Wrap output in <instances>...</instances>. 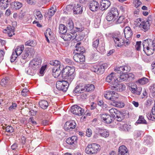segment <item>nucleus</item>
Returning a JSON list of instances; mask_svg holds the SVG:
<instances>
[{"label":"nucleus","instance_id":"f257e3e1","mask_svg":"<svg viewBox=\"0 0 155 155\" xmlns=\"http://www.w3.org/2000/svg\"><path fill=\"white\" fill-rule=\"evenodd\" d=\"M75 71L74 67L67 66L65 68L62 73V78L64 80L58 81L56 82V87L59 90L66 91L70 83L74 78Z\"/></svg>","mask_w":155,"mask_h":155},{"label":"nucleus","instance_id":"f03ea898","mask_svg":"<svg viewBox=\"0 0 155 155\" xmlns=\"http://www.w3.org/2000/svg\"><path fill=\"white\" fill-rule=\"evenodd\" d=\"M143 51L148 56L152 54L155 51V38L153 41L150 39L144 40L143 42Z\"/></svg>","mask_w":155,"mask_h":155},{"label":"nucleus","instance_id":"7ed1b4c3","mask_svg":"<svg viewBox=\"0 0 155 155\" xmlns=\"http://www.w3.org/2000/svg\"><path fill=\"white\" fill-rule=\"evenodd\" d=\"M112 38L115 43V46L116 47H121L124 44L125 46L128 45L130 43V38L127 39L125 42V40L122 38V35L120 33L114 34L112 35Z\"/></svg>","mask_w":155,"mask_h":155},{"label":"nucleus","instance_id":"20e7f679","mask_svg":"<svg viewBox=\"0 0 155 155\" xmlns=\"http://www.w3.org/2000/svg\"><path fill=\"white\" fill-rule=\"evenodd\" d=\"M41 62V60L38 59H34L31 61L28 68L27 73L32 75L34 74L36 70L40 67Z\"/></svg>","mask_w":155,"mask_h":155},{"label":"nucleus","instance_id":"39448f33","mask_svg":"<svg viewBox=\"0 0 155 155\" xmlns=\"http://www.w3.org/2000/svg\"><path fill=\"white\" fill-rule=\"evenodd\" d=\"M81 43L78 42V66L80 68H85V56L83 54L85 52V49L83 47H79Z\"/></svg>","mask_w":155,"mask_h":155},{"label":"nucleus","instance_id":"423d86ee","mask_svg":"<svg viewBox=\"0 0 155 155\" xmlns=\"http://www.w3.org/2000/svg\"><path fill=\"white\" fill-rule=\"evenodd\" d=\"M100 150V146L97 143H92L88 145L85 149L86 153L89 154L96 153Z\"/></svg>","mask_w":155,"mask_h":155},{"label":"nucleus","instance_id":"0eeeda50","mask_svg":"<svg viewBox=\"0 0 155 155\" xmlns=\"http://www.w3.org/2000/svg\"><path fill=\"white\" fill-rule=\"evenodd\" d=\"M95 134L94 135V137L95 139H97L100 136L105 138L108 137L109 135V132L106 129H101L99 128H97L95 131Z\"/></svg>","mask_w":155,"mask_h":155},{"label":"nucleus","instance_id":"6e6552de","mask_svg":"<svg viewBox=\"0 0 155 155\" xmlns=\"http://www.w3.org/2000/svg\"><path fill=\"white\" fill-rule=\"evenodd\" d=\"M117 72L111 73L108 75L106 78V81L108 82L111 85L113 86L114 85L117 84L118 80L117 78Z\"/></svg>","mask_w":155,"mask_h":155},{"label":"nucleus","instance_id":"1a4fd4ad","mask_svg":"<svg viewBox=\"0 0 155 155\" xmlns=\"http://www.w3.org/2000/svg\"><path fill=\"white\" fill-rule=\"evenodd\" d=\"M115 71L118 74H121L124 72L127 73L130 71V68L127 65L120 66L115 68Z\"/></svg>","mask_w":155,"mask_h":155},{"label":"nucleus","instance_id":"9d476101","mask_svg":"<svg viewBox=\"0 0 155 155\" xmlns=\"http://www.w3.org/2000/svg\"><path fill=\"white\" fill-rule=\"evenodd\" d=\"M100 116L102 121L107 124L111 123L113 121V119L111 116L109 114H101Z\"/></svg>","mask_w":155,"mask_h":155},{"label":"nucleus","instance_id":"9b49d317","mask_svg":"<svg viewBox=\"0 0 155 155\" xmlns=\"http://www.w3.org/2000/svg\"><path fill=\"white\" fill-rule=\"evenodd\" d=\"M76 126V124L74 120L67 122L64 125V128L65 130H72L74 129Z\"/></svg>","mask_w":155,"mask_h":155},{"label":"nucleus","instance_id":"f8f14e48","mask_svg":"<svg viewBox=\"0 0 155 155\" xmlns=\"http://www.w3.org/2000/svg\"><path fill=\"white\" fill-rule=\"evenodd\" d=\"M150 20L143 21L140 24V27L144 31H146L149 29Z\"/></svg>","mask_w":155,"mask_h":155},{"label":"nucleus","instance_id":"ddd939ff","mask_svg":"<svg viewBox=\"0 0 155 155\" xmlns=\"http://www.w3.org/2000/svg\"><path fill=\"white\" fill-rule=\"evenodd\" d=\"M77 36V34L74 33V34H72V35L69 34L67 33L64 35V38L65 41H69L72 38H73V42L76 43L78 42L76 38Z\"/></svg>","mask_w":155,"mask_h":155},{"label":"nucleus","instance_id":"4468645a","mask_svg":"<svg viewBox=\"0 0 155 155\" xmlns=\"http://www.w3.org/2000/svg\"><path fill=\"white\" fill-rule=\"evenodd\" d=\"M92 70L98 74H101L103 73L104 71V67L102 65H94L92 68Z\"/></svg>","mask_w":155,"mask_h":155},{"label":"nucleus","instance_id":"2eb2a0df","mask_svg":"<svg viewBox=\"0 0 155 155\" xmlns=\"http://www.w3.org/2000/svg\"><path fill=\"white\" fill-rule=\"evenodd\" d=\"M110 5V1L108 0H102L101 2L100 9L102 11L107 9Z\"/></svg>","mask_w":155,"mask_h":155},{"label":"nucleus","instance_id":"dca6fc26","mask_svg":"<svg viewBox=\"0 0 155 155\" xmlns=\"http://www.w3.org/2000/svg\"><path fill=\"white\" fill-rule=\"evenodd\" d=\"M99 6V4L96 1H91L90 3L89 8L93 12L97 11L98 9Z\"/></svg>","mask_w":155,"mask_h":155},{"label":"nucleus","instance_id":"f3484780","mask_svg":"<svg viewBox=\"0 0 155 155\" xmlns=\"http://www.w3.org/2000/svg\"><path fill=\"white\" fill-rule=\"evenodd\" d=\"M111 88L112 90H115L117 91H121L125 90V85H123L120 83H119L118 82L117 84L114 85Z\"/></svg>","mask_w":155,"mask_h":155},{"label":"nucleus","instance_id":"a211bd4d","mask_svg":"<svg viewBox=\"0 0 155 155\" xmlns=\"http://www.w3.org/2000/svg\"><path fill=\"white\" fill-rule=\"evenodd\" d=\"M4 33H7L8 36L11 37L13 35H15L14 28L10 25H8L6 28V29H5L3 31Z\"/></svg>","mask_w":155,"mask_h":155},{"label":"nucleus","instance_id":"6ab92c4d","mask_svg":"<svg viewBox=\"0 0 155 155\" xmlns=\"http://www.w3.org/2000/svg\"><path fill=\"white\" fill-rule=\"evenodd\" d=\"M78 137L75 136H73L71 137L67 138L66 140V143L69 144L75 145L77 143Z\"/></svg>","mask_w":155,"mask_h":155},{"label":"nucleus","instance_id":"aec40b11","mask_svg":"<svg viewBox=\"0 0 155 155\" xmlns=\"http://www.w3.org/2000/svg\"><path fill=\"white\" fill-rule=\"evenodd\" d=\"M128 150L124 145L120 146L118 150V154L117 155H127Z\"/></svg>","mask_w":155,"mask_h":155},{"label":"nucleus","instance_id":"412c9836","mask_svg":"<svg viewBox=\"0 0 155 155\" xmlns=\"http://www.w3.org/2000/svg\"><path fill=\"white\" fill-rule=\"evenodd\" d=\"M125 37L126 38H130L132 35V33L130 28L129 27H126L124 30Z\"/></svg>","mask_w":155,"mask_h":155},{"label":"nucleus","instance_id":"4be33fe9","mask_svg":"<svg viewBox=\"0 0 155 155\" xmlns=\"http://www.w3.org/2000/svg\"><path fill=\"white\" fill-rule=\"evenodd\" d=\"M11 0H1L0 1V8L5 9L10 3Z\"/></svg>","mask_w":155,"mask_h":155},{"label":"nucleus","instance_id":"5701e85b","mask_svg":"<svg viewBox=\"0 0 155 155\" xmlns=\"http://www.w3.org/2000/svg\"><path fill=\"white\" fill-rule=\"evenodd\" d=\"M118 128L120 130L128 131L129 130V126L124 122H120L118 123Z\"/></svg>","mask_w":155,"mask_h":155},{"label":"nucleus","instance_id":"b1692460","mask_svg":"<svg viewBox=\"0 0 155 155\" xmlns=\"http://www.w3.org/2000/svg\"><path fill=\"white\" fill-rule=\"evenodd\" d=\"M147 117L149 120H155V106L152 108V114L148 113L147 114Z\"/></svg>","mask_w":155,"mask_h":155},{"label":"nucleus","instance_id":"393cba45","mask_svg":"<svg viewBox=\"0 0 155 155\" xmlns=\"http://www.w3.org/2000/svg\"><path fill=\"white\" fill-rule=\"evenodd\" d=\"M61 68H54L52 69L53 75L55 78H58L61 72Z\"/></svg>","mask_w":155,"mask_h":155},{"label":"nucleus","instance_id":"a878e982","mask_svg":"<svg viewBox=\"0 0 155 155\" xmlns=\"http://www.w3.org/2000/svg\"><path fill=\"white\" fill-rule=\"evenodd\" d=\"M110 104L111 105L119 107L122 108L124 107V103L122 101H117L115 100L114 101H111Z\"/></svg>","mask_w":155,"mask_h":155},{"label":"nucleus","instance_id":"bb28decb","mask_svg":"<svg viewBox=\"0 0 155 155\" xmlns=\"http://www.w3.org/2000/svg\"><path fill=\"white\" fill-rule=\"evenodd\" d=\"M49 63L51 65L54 66V68H61L62 69H64L62 66L61 65L60 62L58 61L55 60L51 61Z\"/></svg>","mask_w":155,"mask_h":155},{"label":"nucleus","instance_id":"cd10ccee","mask_svg":"<svg viewBox=\"0 0 155 155\" xmlns=\"http://www.w3.org/2000/svg\"><path fill=\"white\" fill-rule=\"evenodd\" d=\"M67 28L66 26L63 24L60 25L59 27V33L60 34H64L67 32Z\"/></svg>","mask_w":155,"mask_h":155},{"label":"nucleus","instance_id":"c85d7f7f","mask_svg":"<svg viewBox=\"0 0 155 155\" xmlns=\"http://www.w3.org/2000/svg\"><path fill=\"white\" fill-rule=\"evenodd\" d=\"M24 49V46L21 45L18 46L15 49L14 52L18 55H20Z\"/></svg>","mask_w":155,"mask_h":155},{"label":"nucleus","instance_id":"c756f323","mask_svg":"<svg viewBox=\"0 0 155 155\" xmlns=\"http://www.w3.org/2000/svg\"><path fill=\"white\" fill-rule=\"evenodd\" d=\"M39 104L40 107L44 109H46L48 105V101L45 100L40 101L39 103Z\"/></svg>","mask_w":155,"mask_h":155},{"label":"nucleus","instance_id":"7c9ffc66","mask_svg":"<svg viewBox=\"0 0 155 155\" xmlns=\"http://www.w3.org/2000/svg\"><path fill=\"white\" fill-rule=\"evenodd\" d=\"M84 110L83 109L78 106V116H82L81 118V121L82 119L84 120L85 118V116L84 115Z\"/></svg>","mask_w":155,"mask_h":155},{"label":"nucleus","instance_id":"2f4dec72","mask_svg":"<svg viewBox=\"0 0 155 155\" xmlns=\"http://www.w3.org/2000/svg\"><path fill=\"white\" fill-rule=\"evenodd\" d=\"M31 51V50L29 49L25 50L22 55V59L24 60L26 59L28 56H29Z\"/></svg>","mask_w":155,"mask_h":155},{"label":"nucleus","instance_id":"473e14b6","mask_svg":"<svg viewBox=\"0 0 155 155\" xmlns=\"http://www.w3.org/2000/svg\"><path fill=\"white\" fill-rule=\"evenodd\" d=\"M34 15L36 19L41 20L43 17V16L41 12L37 10L34 11Z\"/></svg>","mask_w":155,"mask_h":155},{"label":"nucleus","instance_id":"72a5a7b5","mask_svg":"<svg viewBox=\"0 0 155 155\" xmlns=\"http://www.w3.org/2000/svg\"><path fill=\"white\" fill-rule=\"evenodd\" d=\"M107 110L109 111L112 116L114 117H115L116 115H117V114H119V111L114 108H112L110 109H107Z\"/></svg>","mask_w":155,"mask_h":155},{"label":"nucleus","instance_id":"f704fd0d","mask_svg":"<svg viewBox=\"0 0 155 155\" xmlns=\"http://www.w3.org/2000/svg\"><path fill=\"white\" fill-rule=\"evenodd\" d=\"M86 85L82 84L78 85V93L83 92L84 91H86Z\"/></svg>","mask_w":155,"mask_h":155},{"label":"nucleus","instance_id":"c9c22d12","mask_svg":"<svg viewBox=\"0 0 155 155\" xmlns=\"http://www.w3.org/2000/svg\"><path fill=\"white\" fill-rule=\"evenodd\" d=\"M109 12L113 15L114 16V17L117 18L119 15V13L117 8H111Z\"/></svg>","mask_w":155,"mask_h":155},{"label":"nucleus","instance_id":"e433bc0d","mask_svg":"<svg viewBox=\"0 0 155 155\" xmlns=\"http://www.w3.org/2000/svg\"><path fill=\"white\" fill-rule=\"evenodd\" d=\"M117 18L114 17V16L110 12H109L107 14V16H106V19L108 21H114Z\"/></svg>","mask_w":155,"mask_h":155},{"label":"nucleus","instance_id":"4c0bfd02","mask_svg":"<svg viewBox=\"0 0 155 155\" xmlns=\"http://www.w3.org/2000/svg\"><path fill=\"white\" fill-rule=\"evenodd\" d=\"M144 141L146 144H150L153 142L152 137L150 136H148L144 137Z\"/></svg>","mask_w":155,"mask_h":155},{"label":"nucleus","instance_id":"58836bf2","mask_svg":"<svg viewBox=\"0 0 155 155\" xmlns=\"http://www.w3.org/2000/svg\"><path fill=\"white\" fill-rule=\"evenodd\" d=\"M136 123L138 124H147V123L146 121L144 119V117L142 116H140L139 117V119Z\"/></svg>","mask_w":155,"mask_h":155},{"label":"nucleus","instance_id":"ea45409f","mask_svg":"<svg viewBox=\"0 0 155 155\" xmlns=\"http://www.w3.org/2000/svg\"><path fill=\"white\" fill-rule=\"evenodd\" d=\"M71 111L73 114L77 115L78 105H75L72 106L71 107Z\"/></svg>","mask_w":155,"mask_h":155},{"label":"nucleus","instance_id":"a19ab883","mask_svg":"<svg viewBox=\"0 0 155 155\" xmlns=\"http://www.w3.org/2000/svg\"><path fill=\"white\" fill-rule=\"evenodd\" d=\"M95 88V86L93 84H88L86 85V91L88 92L93 91Z\"/></svg>","mask_w":155,"mask_h":155},{"label":"nucleus","instance_id":"79ce46f5","mask_svg":"<svg viewBox=\"0 0 155 155\" xmlns=\"http://www.w3.org/2000/svg\"><path fill=\"white\" fill-rule=\"evenodd\" d=\"M2 128L3 129L5 130L6 131L9 133H12L14 131L13 127L9 126L6 127L3 126Z\"/></svg>","mask_w":155,"mask_h":155},{"label":"nucleus","instance_id":"37998d69","mask_svg":"<svg viewBox=\"0 0 155 155\" xmlns=\"http://www.w3.org/2000/svg\"><path fill=\"white\" fill-rule=\"evenodd\" d=\"M138 81L140 84L143 85L147 84L148 82V80L147 78L143 77L138 80Z\"/></svg>","mask_w":155,"mask_h":155},{"label":"nucleus","instance_id":"c03bdc74","mask_svg":"<svg viewBox=\"0 0 155 155\" xmlns=\"http://www.w3.org/2000/svg\"><path fill=\"white\" fill-rule=\"evenodd\" d=\"M112 91H108L105 92L104 94V97L107 99H109L110 100L111 99V97H112Z\"/></svg>","mask_w":155,"mask_h":155},{"label":"nucleus","instance_id":"a18cd8bd","mask_svg":"<svg viewBox=\"0 0 155 155\" xmlns=\"http://www.w3.org/2000/svg\"><path fill=\"white\" fill-rule=\"evenodd\" d=\"M143 134V132L141 131H135L134 133V138L137 139L140 137L141 135Z\"/></svg>","mask_w":155,"mask_h":155},{"label":"nucleus","instance_id":"49530a36","mask_svg":"<svg viewBox=\"0 0 155 155\" xmlns=\"http://www.w3.org/2000/svg\"><path fill=\"white\" fill-rule=\"evenodd\" d=\"M111 96V99H110L111 101L116 100L118 97V95L117 93L114 91L112 92Z\"/></svg>","mask_w":155,"mask_h":155},{"label":"nucleus","instance_id":"de8ad7c7","mask_svg":"<svg viewBox=\"0 0 155 155\" xmlns=\"http://www.w3.org/2000/svg\"><path fill=\"white\" fill-rule=\"evenodd\" d=\"M36 45L35 41H28L25 43V45L34 47Z\"/></svg>","mask_w":155,"mask_h":155},{"label":"nucleus","instance_id":"09e8293b","mask_svg":"<svg viewBox=\"0 0 155 155\" xmlns=\"http://www.w3.org/2000/svg\"><path fill=\"white\" fill-rule=\"evenodd\" d=\"M118 80V81L120 82H122L126 79V76L124 74H120L118 78H117Z\"/></svg>","mask_w":155,"mask_h":155},{"label":"nucleus","instance_id":"8fccbe9b","mask_svg":"<svg viewBox=\"0 0 155 155\" xmlns=\"http://www.w3.org/2000/svg\"><path fill=\"white\" fill-rule=\"evenodd\" d=\"M18 55H17L15 53L13 52L12 55V56L11 57V61L12 62H14L17 58Z\"/></svg>","mask_w":155,"mask_h":155},{"label":"nucleus","instance_id":"3c124183","mask_svg":"<svg viewBox=\"0 0 155 155\" xmlns=\"http://www.w3.org/2000/svg\"><path fill=\"white\" fill-rule=\"evenodd\" d=\"M8 80L7 78L2 79L1 82V85L2 86H5L8 84Z\"/></svg>","mask_w":155,"mask_h":155},{"label":"nucleus","instance_id":"603ef678","mask_svg":"<svg viewBox=\"0 0 155 155\" xmlns=\"http://www.w3.org/2000/svg\"><path fill=\"white\" fill-rule=\"evenodd\" d=\"M73 59L76 62H78V49L76 48L75 50H74L73 53Z\"/></svg>","mask_w":155,"mask_h":155},{"label":"nucleus","instance_id":"864d4df0","mask_svg":"<svg viewBox=\"0 0 155 155\" xmlns=\"http://www.w3.org/2000/svg\"><path fill=\"white\" fill-rule=\"evenodd\" d=\"M133 3L137 8H138L141 4V2L139 0H134L133 2Z\"/></svg>","mask_w":155,"mask_h":155},{"label":"nucleus","instance_id":"5fc2aeb1","mask_svg":"<svg viewBox=\"0 0 155 155\" xmlns=\"http://www.w3.org/2000/svg\"><path fill=\"white\" fill-rule=\"evenodd\" d=\"M14 5L16 9H18L21 8L22 5L21 3L17 2H14Z\"/></svg>","mask_w":155,"mask_h":155},{"label":"nucleus","instance_id":"6e6d98bb","mask_svg":"<svg viewBox=\"0 0 155 155\" xmlns=\"http://www.w3.org/2000/svg\"><path fill=\"white\" fill-rule=\"evenodd\" d=\"M67 26L69 27V29H71L74 26L73 23L72 21L69 20L67 22Z\"/></svg>","mask_w":155,"mask_h":155},{"label":"nucleus","instance_id":"4d7b16f0","mask_svg":"<svg viewBox=\"0 0 155 155\" xmlns=\"http://www.w3.org/2000/svg\"><path fill=\"white\" fill-rule=\"evenodd\" d=\"M55 12V11L54 10L51 9H49L48 13L49 17L50 18L51 17L53 16Z\"/></svg>","mask_w":155,"mask_h":155},{"label":"nucleus","instance_id":"13d9d810","mask_svg":"<svg viewBox=\"0 0 155 155\" xmlns=\"http://www.w3.org/2000/svg\"><path fill=\"white\" fill-rule=\"evenodd\" d=\"M88 94H87L83 93L80 95L79 99L82 100L87 99V97Z\"/></svg>","mask_w":155,"mask_h":155},{"label":"nucleus","instance_id":"bf43d9fd","mask_svg":"<svg viewBox=\"0 0 155 155\" xmlns=\"http://www.w3.org/2000/svg\"><path fill=\"white\" fill-rule=\"evenodd\" d=\"M99 39H97L96 40L94 41L93 42V46L95 48H97L99 44Z\"/></svg>","mask_w":155,"mask_h":155},{"label":"nucleus","instance_id":"052dcab7","mask_svg":"<svg viewBox=\"0 0 155 155\" xmlns=\"http://www.w3.org/2000/svg\"><path fill=\"white\" fill-rule=\"evenodd\" d=\"M124 20V18L123 16H120L119 17V18L116 21V23L120 24L122 23L123 22Z\"/></svg>","mask_w":155,"mask_h":155},{"label":"nucleus","instance_id":"680f3d73","mask_svg":"<svg viewBox=\"0 0 155 155\" xmlns=\"http://www.w3.org/2000/svg\"><path fill=\"white\" fill-rule=\"evenodd\" d=\"M29 90L27 89H24L21 91V94L23 96H26L27 95V93L28 92Z\"/></svg>","mask_w":155,"mask_h":155},{"label":"nucleus","instance_id":"e2e57ef3","mask_svg":"<svg viewBox=\"0 0 155 155\" xmlns=\"http://www.w3.org/2000/svg\"><path fill=\"white\" fill-rule=\"evenodd\" d=\"M141 41H137L136 42V44L135 45V47L137 51H139L140 49V45L141 44Z\"/></svg>","mask_w":155,"mask_h":155},{"label":"nucleus","instance_id":"0e129e2a","mask_svg":"<svg viewBox=\"0 0 155 155\" xmlns=\"http://www.w3.org/2000/svg\"><path fill=\"white\" fill-rule=\"evenodd\" d=\"M17 104L16 103H12V105L11 106L8 108L9 110L11 111L13 109H15L16 107Z\"/></svg>","mask_w":155,"mask_h":155},{"label":"nucleus","instance_id":"69168bd1","mask_svg":"<svg viewBox=\"0 0 155 155\" xmlns=\"http://www.w3.org/2000/svg\"><path fill=\"white\" fill-rule=\"evenodd\" d=\"M78 4L77 5H74L73 6L72 10L73 11V12L74 14L77 15L78 13L77 11H78V7H77Z\"/></svg>","mask_w":155,"mask_h":155},{"label":"nucleus","instance_id":"338daca9","mask_svg":"<svg viewBox=\"0 0 155 155\" xmlns=\"http://www.w3.org/2000/svg\"><path fill=\"white\" fill-rule=\"evenodd\" d=\"M152 103V101L151 99L147 100L145 103V105L147 107H150Z\"/></svg>","mask_w":155,"mask_h":155},{"label":"nucleus","instance_id":"774afa93","mask_svg":"<svg viewBox=\"0 0 155 155\" xmlns=\"http://www.w3.org/2000/svg\"><path fill=\"white\" fill-rule=\"evenodd\" d=\"M120 115H121L119 113V114H117V115H116L115 116H116V118L117 119V121L121 122V121L122 120V117H121Z\"/></svg>","mask_w":155,"mask_h":155}]
</instances>
